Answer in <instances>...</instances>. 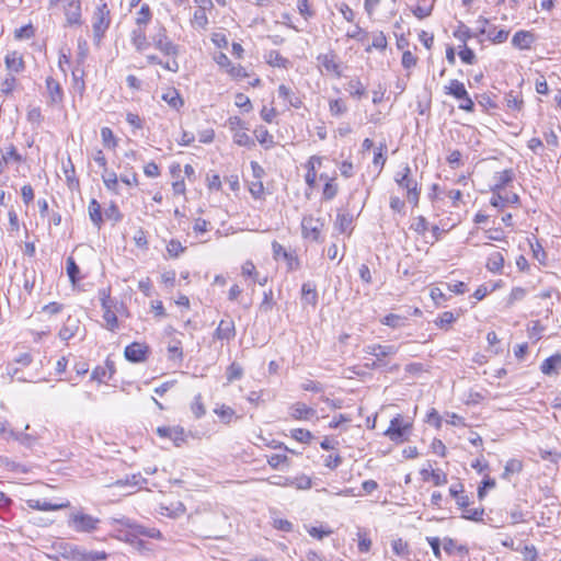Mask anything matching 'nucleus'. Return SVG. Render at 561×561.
<instances>
[{
    "label": "nucleus",
    "instance_id": "obj_1",
    "mask_svg": "<svg viewBox=\"0 0 561 561\" xmlns=\"http://www.w3.org/2000/svg\"><path fill=\"white\" fill-rule=\"evenodd\" d=\"M51 553L47 557L51 560L59 561L65 559L67 561H102L107 558L104 551H87L81 547L64 541H54L50 546Z\"/></svg>",
    "mask_w": 561,
    "mask_h": 561
},
{
    "label": "nucleus",
    "instance_id": "obj_2",
    "mask_svg": "<svg viewBox=\"0 0 561 561\" xmlns=\"http://www.w3.org/2000/svg\"><path fill=\"white\" fill-rule=\"evenodd\" d=\"M413 424L409 419L401 414H397L391 421L388 428L383 432L391 442L402 444L408 442L412 433Z\"/></svg>",
    "mask_w": 561,
    "mask_h": 561
},
{
    "label": "nucleus",
    "instance_id": "obj_3",
    "mask_svg": "<svg viewBox=\"0 0 561 561\" xmlns=\"http://www.w3.org/2000/svg\"><path fill=\"white\" fill-rule=\"evenodd\" d=\"M394 181L401 188L407 191L408 201L413 205H417L420 198L419 183L411 176L409 164H405L401 171L396 173Z\"/></svg>",
    "mask_w": 561,
    "mask_h": 561
},
{
    "label": "nucleus",
    "instance_id": "obj_4",
    "mask_svg": "<svg viewBox=\"0 0 561 561\" xmlns=\"http://www.w3.org/2000/svg\"><path fill=\"white\" fill-rule=\"evenodd\" d=\"M101 520L83 512H75L69 516L68 525L77 533H93L99 528Z\"/></svg>",
    "mask_w": 561,
    "mask_h": 561
},
{
    "label": "nucleus",
    "instance_id": "obj_5",
    "mask_svg": "<svg viewBox=\"0 0 561 561\" xmlns=\"http://www.w3.org/2000/svg\"><path fill=\"white\" fill-rule=\"evenodd\" d=\"M111 23L110 9L105 2L99 4L92 16V28L94 37L101 39Z\"/></svg>",
    "mask_w": 561,
    "mask_h": 561
},
{
    "label": "nucleus",
    "instance_id": "obj_6",
    "mask_svg": "<svg viewBox=\"0 0 561 561\" xmlns=\"http://www.w3.org/2000/svg\"><path fill=\"white\" fill-rule=\"evenodd\" d=\"M66 27H80L83 24L81 0H64Z\"/></svg>",
    "mask_w": 561,
    "mask_h": 561
},
{
    "label": "nucleus",
    "instance_id": "obj_7",
    "mask_svg": "<svg viewBox=\"0 0 561 561\" xmlns=\"http://www.w3.org/2000/svg\"><path fill=\"white\" fill-rule=\"evenodd\" d=\"M324 227V221L321 218L313 216H304L301 220V233L305 239H310L316 242L321 241V232Z\"/></svg>",
    "mask_w": 561,
    "mask_h": 561
},
{
    "label": "nucleus",
    "instance_id": "obj_8",
    "mask_svg": "<svg viewBox=\"0 0 561 561\" xmlns=\"http://www.w3.org/2000/svg\"><path fill=\"white\" fill-rule=\"evenodd\" d=\"M152 43L157 49L167 56L176 57L179 54V46L168 37L167 30L163 26L152 36Z\"/></svg>",
    "mask_w": 561,
    "mask_h": 561
},
{
    "label": "nucleus",
    "instance_id": "obj_9",
    "mask_svg": "<svg viewBox=\"0 0 561 561\" xmlns=\"http://www.w3.org/2000/svg\"><path fill=\"white\" fill-rule=\"evenodd\" d=\"M161 438H169L176 447L182 446L186 440L185 431L181 426H161L157 428Z\"/></svg>",
    "mask_w": 561,
    "mask_h": 561
},
{
    "label": "nucleus",
    "instance_id": "obj_10",
    "mask_svg": "<svg viewBox=\"0 0 561 561\" xmlns=\"http://www.w3.org/2000/svg\"><path fill=\"white\" fill-rule=\"evenodd\" d=\"M490 204L495 208L503 209L508 205H518L519 196L508 191L492 192Z\"/></svg>",
    "mask_w": 561,
    "mask_h": 561
},
{
    "label": "nucleus",
    "instance_id": "obj_11",
    "mask_svg": "<svg viewBox=\"0 0 561 561\" xmlns=\"http://www.w3.org/2000/svg\"><path fill=\"white\" fill-rule=\"evenodd\" d=\"M149 353V347L145 344L134 342L125 347L124 355L131 363L145 362Z\"/></svg>",
    "mask_w": 561,
    "mask_h": 561
},
{
    "label": "nucleus",
    "instance_id": "obj_12",
    "mask_svg": "<svg viewBox=\"0 0 561 561\" xmlns=\"http://www.w3.org/2000/svg\"><path fill=\"white\" fill-rule=\"evenodd\" d=\"M514 181V171L512 169H506L501 172H496L493 175V184L491 185V192H501L507 191L506 188Z\"/></svg>",
    "mask_w": 561,
    "mask_h": 561
},
{
    "label": "nucleus",
    "instance_id": "obj_13",
    "mask_svg": "<svg viewBox=\"0 0 561 561\" xmlns=\"http://www.w3.org/2000/svg\"><path fill=\"white\" fill-rule=\"evenodd\" d=\"M317 60L327 72L333 73L336 77L342 76L341 65L337 61V57L333 51L319 55Z\"/></svg>",
    "mask_w": 561,
    "mask_h": 561
},
{
    "label": "nucleus",
    "instance_id": "obj_14",
    "mask_svg": "<svg viewBox=\"0 0 561 561\" xmlns=\"http://www.w3.org/2000/svg\"><path fill=\"white\" fill-rule=\"evenodd\" d=\"M399 351V346L397 345H381V344H371L365 347V352L369 355H373L377 358L378 362H381L382 358L387 356L396 355Z\"/></svg>",
    "mask_w": 561,
    "mask_h": 561
},
{
    "label": "nucleus",
    "instance_id": "obj_15",
    "mask_svg": "<svg viewBox=\"0 0 561 561\" xmlns=\"http://www.w3.org/2000/svg\"><path fill=\"white\" fill-rule=\"evenodd\" d=\"M215 339L221 341H231L236 336V327L232 319H222L214 334Z\"/></svg>",
    "mask_w": 561,
    "mask_h": 561
},
{
    "label": "nucleus",
    "instance_id": "obj_16",
    "mask_svg": "<svg viewBox=\"0 0 561 561\" xmlns=\"http://www.w3.org/2000/svg\"><path fill=\"white\" fill-rule=\"evenodd\" d=\"M290 416L298 421H308L312 419L317 411L302 402H296L290 407Z\"/></svg>",
    "mask_w": 561,
    "mask_h": 561
},
{
    "label": "nucleus",
    "instance_id": "obj_17",
    "mask_svg": "<svg viewBox=\"0 0 561 561\" xmlns=\"http://www.w3.org/2000/svg\"><path fill=\"white\" fill-rule=\"evenodd\" d=\"M80 329V321L79 319L69 316L67 320L65 321L64 325L59 330V337L62 341H68L77 335L78 331Z\"/></svg>",
    "mask_w": 561,
    "mask_h": 561
},
{
    "label": "nucleus",
    "instance_id": "obj_18",
    "mask_svg": "<svg viewBox=\"0 0 561 561\" xmlns=\"http://www.w3.org/2000/svg\"><path fill=\"white\" fill-rule=\"evenodd\" d=\"M7 69L12 73H20L24 70V60L22 55L16 51H9L4 57Z\"/></svg>",
    "mask_w": 561,
    "mask_h": 561
},
{
    "label": "nucleus",
    "instance_id": "obj_19",
    "mask_svg": "<svg viewBox=\"0 0 561 561\" xmlns=\"http://www.w3.org/2000/svg\"><path fill=\"white\" fill-rule=\"evenodd\" d=\"M46 90L51 104H59L64 100V92L60 83L51 77L46 79Z\"/></svg>",
    "mask_w": 561,
    "mask_h": 561
},
{
    "label": "nucleus",
    "instance_id": "obj_20",
    "mask_svg": "<svg viewBox=\"0 0 561 561\" xmlns=\"http://www.w3.org/2000/svg\"><path fill=\"white\" fill-rule=\"evenodd\" d=\"M277 92L278 96L286 101L291 107L300 108L302 106L301 98L287 85L280 84Z\"/></svg>",
    "mask_w": 561,
    "mask_h": 561
},
{
    "label": "nucleus",
    "instance_id": "obj_21",
    "mask_svg": "<svg viewBox=\"0 0 561 561\" xmlns=\"http://www.w3.org/2000/svg\"><path fill=\"white\" fill-rule=\"evenodd\" d=\"M322 163V158L319 156H311L307 162V173L305 175V181L310 188L316 186L317 181V171L316 168L320 167Z\"/></svg>",
    "mask_w": 561,
    "mask_h": 561
},
{
    "label": "nucleus",
    "instance_id": "obj_22",
    "mask_svg": "<svg viewBox=\"0 0 561 561\" xmlns=\"http://www.w3.org/2000/svg\"><path fill=\"white\" fill-rule=\"evenodd\" d=\"M561 368V354L557 353L546 358L541 365L540 370L543 375L551 376L559 373Z\"/></svg>",
    "mask_w": 561,
    "mask_h": 561
},
{
    "label": "nucleus",
    "instance_id": "obj_23",
    "mask_svg": "<svg viewBox=\"0 0 561 561\" xmlns=\"http://www.w3.org/2000/svg\"><path fill=\"white\" fill-rule=\"evenodd\" d=\"M535 41L533 33L528 31H518L512 38V45L519 49H529Z\"/></svg>",
    "mask_w": 561,
    "mask_h": 561
},
{
    "label": "nucleus",
    "instance_id": "obj_24",
    "mask_svg": "<svg viewBox=\"0 0 561 561\" xmlns=\"http://www.w3.org/2000/svg\"><path fill=\"white\" fill-rule=\"evenodd\" d=\"M467 92L465 84L457 79H451L448 84L444 87V93L454 96L456 100L466 96Z\"/></svg>",
    "mask_w": 561,
    "mask_h": 561
},
{
    "label": "nucleus",
    "instance_id": "obj_25",
    "mask_svg": "<svg viewBox=\"0 0 561 561\" xmlns=\"http://www.w3.org/2000/svg\"><path fill=\"white\" fill-rule=\"evenodd\" d=\"M301 300L304 305L316 307L318 304V293L316 287L310 283H305L301 286Z\"/></svg>",
    "mask_w": 561,
    "mask_h": 561
},
{
    "label": "nucleus",
    "instance_id": "obj_26",
    "mask_svg": "<svg viewBox=\"0 0 561 561\" xmlns=\"http://www.w3.org/2000/svg\"><path fill=\"white\" fill-rule=\"evenodd\" d=\"M26 505L30 508L37 511H58L67 506V504H51L47 501H41L36 499L27 500Z\"/></svg>",
    "mask_w": 561,
    "mask_h": 561
},
{
    "label": "nucleus",
    "instance_id": "obj_27",
    "mask_svg": "<svg viewBox=\"0 0 561 561\" xmlns=\"http://www.w3.org/2000/svg\"><path fill=\"white\" fill-rule=\"evenodd\" d=\"M162 100L174 110H180L184 104L183 99L181 98L179 91L175 89H170L165 93H163Z\"/></svg>",
    "mask_w": 561,
    "mask_h": 561
},
{
    "label": "nucleus",
    "instance_id": "obj_28",
    "mask_svg": "<svg viewBox=\"0 0 561 561\" xmlns=\"http://www.w3.org/2000/svg\"><path fill=\"white\" fill-rule=\"evenodd\" d=\"M268 466L274 470L289 468L291 462L286 455L273 454L267 457Z\"/></svg>",
    "mask_w": 561,
    "mask_h": 561
},
{
    "label": "nucleus",
    "instance_id": "obj_29",
    "mask_svg": "<svg viewBox=\"0 0 561 561\" xmlns=\"http://www.w3.org/2000/svg\"><path fill=\"white\" fill-rule=\"evenodd\" d=\"M151 19H152V13H151L150 7H149V4L144 3L140 7V9L138 10V12L136 13V19H135L136 25L138 27H146L150 23Z\"/></svg>",
    "mask_w": 561,
    "mask_h": 561
},
{
    "label": "nucleus",
    "instance_id": "obj_30",
    "mask_svg": "<svg viewBox=\"0 0 561 561\" xmlns=\"http://www.w3.org/2000/svg\"><path fill=\"white\" fill-rule=\"evenodd\" d=\"M504 266V256L500 252H493L489 255L486 268L492 273H501Z\"/></svg>",
    "mask_w": 561,
    "mask_h": 561
},
{
    "label": "nucleus",
    "instance_id": "obj_31",
    "mask_svg": "<svg viewBox=\"0 0 561 561\" xmlns=\"http://www.w3.org/2000/svg\"><path fill=\"white\" fill-rule=\"evenodd\" d=\"M101 176L105 187L108 191H112L114 193L118 192V179L114 171H110L107 168H105Z\"/></svg>",
    "mask_w": 561,
    "mask_h": 561
},
{
    "label": "nucleus",
    "instance_id": "obj_32",
    "mask_svg": "<svg viewBox=\"0 0 561 561\" xmlns=\"http://www.w3.org/2000/svg\"><path fill=\"white\" fill-rule=\"evenodd\" d=\"M131 42L138 51H141L147 48L148 43H147L145 27L137 26V28L133 31Z\"/></svg>",
    "mask_w": 561,
    "mask_h": 561
},
{
    "label": "nucleus",
    "instance_id": "obj_33",
    "mask_svg": "<svg viewBox=\"0 0 561 561\" xmlns=\"http://www.w3.org/2000/svg\"><path fill=\"white\" fill-rule=\"evenodd\" d=\"M345 89L353 98L360 99L366 95V88L359 79L350 80Z\"/></svg>",
    "mask_w": 561,
    "mask_h": 561
},
{
    "label": "nucleus",
    "instance_id": "obj_34",
    "mask_svg": "<svg viewBox=\"0 0 561 561\" xmlns=\"http://www.w3.org/2000/svg\"><path fill=\"white\" fill-rule=\"evenodd\" d=\"M454 37L462 42L463 45H467V42L470 38L478 37V35L473 33L467 25L460 22L457 28L454 31Z\"/></svg>",
    "mask_w": 561,
    "mask_h": 561
},
{
    "label": "nucleus",
    "instance_id": "obj_35",
    "mask_svg": "<svg viewBox=\"0 0 561 561\" xmlns=\"http://www.w3.org/2000/svg\"><path fill=\"white\" fill-rule=\"evenodd\" d=\"M266 62L272 67L278 68H287L289 66V60L283 57L277 50L268 51L266 55Z\"/></svg>",
    "mask_w": 561,
    "mask_h": 561
},
{
    "label": "nucleus",
    "instance_id": "obj_36",
    "mask_svg": "<svg viewBox=\"0 0 561 561\" xmlns=\"http://www.w3.org/2000/svg\"><path fill=\"white\" fill-rule=\"evenodd\" d=\"M89 216H90V219L91 221L98 227L100 228L102 222H103V218H102V211H101V205L98 203L96 199H92L90 203H89Z\"/></svg>",
    "mask_w": 561,
    "mask_h": 561
},
{
    "label": "nucleus",
    "instance_id": "obj_37",
    "mask_svg": "<svg viewBox=\"0 0 561 561\" xmlns=\"http://www.w3.org/2000/svg\"><path fill=\"white\" fill-rule=\"evenodd\" d=\"M523 470V462L518 459H510L502 473V479L510 480L511 476L514 473H519Z\"/></svg>",
    "mask_w": 561,
    "mask_h": 561
},
{
    "label": "nucleus",
    "instance_id": "obj_38",
    "mask_svg": "<svg viewBox=\"0 0 561 561\" xmlns=\"http://www.w3.org/2000/svg\"><path fill=\"white\" fill-rule=\"evenodd\" d=\"M214 412L226 424H229L236 415L234 410L231 407L226 405V404L217 405L214 409Z\"/></svg>",
    "mask_w": 561,
    "mask_h": 561
},
{
    "label": "nucleus",
    "instance_id": "obj_39",
    "mask_svg": "<svg viewBox=\"0 0 561 561\" xmlns=\"http://www.w3.org/2000/svg\"><path fill=\"white\" fill-rule=\"evenodd\" d=\"M352 222H353V217L350 214L339 213L336 215L335 228L340 232L344 233L348 229H351Z\"/></svg>",
    "mask_w": 561,
    "mask_h": 561
},
{
    "label": "nucleus",
    "instance_id": "obj_40",
    "mask_svg": "<svg viewBox=\"0 0 561 561\" xmlns=\"http://www.w3.org/2000/svg\"><path fill=\"white\" fill-rule=\"evenodd\" d=\"M381 323L385 324V325H388L390 328H393V329H397V328H402L407 323V318L405 317H402L400 314H396V313H390V314H387L382 320H381Z\"/></svg>",
    "mask_w": 561,
    "mask_h": 561
},
{
    "label": "nucleus",
    "instance_id": "obj_41",
    "mask_svg": "<svg viewBox=\"0 0 561 561\" xmlns=\"http://www.w3.org/2000/svg\"><path fill=\"white\" fill-rule=\"evenodd\" d=\"M504 100L507 108L512 111H520L523 107V99L519 94H516L513 91L506 93Z\"/></svg>",
    "mask_w": 561,
    "mask_h": 561
},
{
    "label": "nucleus",
    "instance_id": "obj_42",
    "mask_svg": "<svg viewBox=\"0 0 561 561\" xmlns=\"http://www.w3.org/2000/svg\"><path fill=\"white\" fill-rule=\"evenodd\" d=\"M508 37V31L497 30L495 26H489L488 39L492 43H504Z\"/></svg>",
    "mask_w": 561,
    "mask_h": 561
},
{
    "label": "nucleus",
    "instance_id": "obj_43",
    "mask_svg": "<svg viewBox=\"0 0 561 561\" xmlns=\"http://www.w3.org/2000/svg\"><path fill=\"white\" fill-rule=\"evenodd\" d=\"M191 411L194 414L195 419H201L206 414V408L203 403V398L201 393L194 397L191 403Z\"/></svg>",
    "mask_w": 561,
    "mask_h": 561
},
{
    "label": "nucleus",
    "instance_id": "obj_44",
    "mask_svg": "<svg viewBox=\"0 0 561 561\" xmlns=\"http://www.w3.org/2000/svg\"><path fill=\"white\" fill-rule=\"evenodd\" d=\"M101 138L104 147L108 149H114L117 146V139L110 127L101 128Z\"/></svg>",
    "mask_w": 561,
    "mask_h": 561
},
{
    "label": "nucleus",
    "instance_id": "obj_45",
    "mask_svg": "<svg viewBox=\"0 0 561 561\" xmlns=\"http://www.w3.org/2000/svg\"><path fill=\"white\" fill-rule=\"evenodd\" d=\"M289 486H294L297 490H309L312 486L311 479L306 474H300L295 478H290Z\"/></svg>",
    "mask_w": 561,
    "mask_h": 561
},
{
    "label": "nucleus",
    "instance_id": "obj_46",
    "mask_svg": "<svg viewBox=\"0 0 561 561\" xmlns=\"http://www.w3.org/2000/svg\"><path fill=\"white\" fill-rule=\"evenodd\" d=\"M290 436L295 440H297L299 443H302V444H309L312 440V438H313L312 433L310 431L304 430V428H294V430H291L290 431Z\"/></svg>",
    "mask_w": 561,
    "mask_h": 561
},
{
    "label": "nucleus",
    "instance_id": "obj_47",
    "mask_svg": "<svg viewBox=\"0 0 561 561\" xmlns=\"http://www.w3.org/2000/svg\"><path fill=\"white\" fill-rule=\"evenodd\" d=\"M484 508L476 507L470 508L469 506L462 511L461 517L468 520L481 522L483 519Z\"/></svg>",
    "mask_w": 561,
    "mask_h": 561
},
{
    "label": "nucleus",
    "instance_id": "obj_48",
    "mask_svg": "<svg viewBox=\"0 0 561 561\" xmlns=\"http://www.w3.org/2000/svg\"><path fill=\"white\" fill-rule=\"evenodd\" d=\"M67 274L71 284L76 285L79 280L80 268L72 256L67 259Z\"/></svg>",
    "mask_w": 561,
    "mask_h": 561
},
{
    "label": "nucleus",
    "instance_id": "obj_49",
    "mask_svg": "<svg viewBox=\"0 0 561 561\" xmlns=\"http://www.w3.org/2000/svg\"><path fill=\"white\" fill-rule=\"evenodd\" d=\"M329 111H330L332 116L339 117V116H341V115L346 113L347 106L340 99L331 100L329 102Z\"/></svg>",
    "mask_w": 561,
    "mask_h": 561
},
{
    "label": "nucleus",
    "instance_id": "obj_50",
    "mask_svg": "<svg viewBox=\"0 0 561 561\" xmlns=\"http://www.w3.org/2000/svg\"><path fill=\"white\" fill-rule=\"evenodd\" d=\"M233 141L242 147L251 148L254 146V140L244 130H237L233 134Z\"/></svg>",
    "mask_w": 561,
    "mask_h": 561
},
{
    "label": "nucleus",
    "instance_id": "obj_51",
    "mask_svg": "<svg viewBox=\"0 0 561 561\" xmlns=\"http://www.w3.org/2000/svg\"><path fill=\"white\" fill-rule=\"evenodd\" d=\"M99 297L101 300L103 312H105V310H113V308L115 307V301L111 298L108 289L99 290Z\"/></svg>",
    "mask_w": 561,
    "mask_h": 561
},
{
    "label": "nucleus",
    "instance_id": "obj_52",
    "mask_svg": "<svg viewBox=\"0 0 561 561\" xmlns=\"http://www.w3.org/2000/svg\"><path fill=\"white\" fill-rule=\"evenodd\" d=\"M257 141L262 145L272 146L274 144L273 136L268 133L265 127H259L254 130Z\"/></svg>",
    "mask_w": 561,
    "mask_h": 561
},
{
    "label": "nucleus",
    "instance_id": "obj_53",
    "mask_svg": "<svg viewBox=\"0 0 561 561\" xmlns=\"http://www.w3.org/2000/svg\"><path fill=\"white\" fill-rule=\"evenodd\" d=\"M207 10L196 9L193 15V24L199 28H206L208 24V18L206 15Z\"/></svg>",
    "mask_w": 561,
    "mask_h": 561
},
{
    "label": "nucleus",
    "instance_id": "obj_54",
    "mask_svg": "<svg viewBox=\"0 0 561 561\" xmlns=\"http://www.w3.org/2000/svg\"><path fill=\"white\" fill-rule=\"evenodd\" d=\"M185 247L182 245V243L179 240L172 239L167 244V251L170 256L178 257L180 254H182L185 251Z\"/></svg>",
    "mask_w": 561,
    "mask_h": 561
},
{
    "label": "nucleus",
    "instance_id": "obj_55",
    "mask_svg": "<svg viewBox=\"0 0 561 561\" xmlns=\"http://www.w3.org/2000/svg\"><path fill=\"white\" fill-rule=\"evenodd\" d=\"M103 319L107 330L114 332L118 328V320L113 310H105V312H103Z\"/></svg>",
    "mask_w": 561,
    "mask_h": 561
},
{
    "label": "nucleus",
    "instance_id": "obj_56",
    "mask_svg": "<svg viewBox=\"0 0 561 561\" xmlns=\"http://www.w3.org/2000/svg\"><path fill=\"white\" fill-rule=\"evenodd\" d=\"M335 179H329L328 182H325V185L323 187V198L325 201L333 199L337 194V185L334 183Z\"/></svg>",
    "mask_w": 561,
    "mask_h": 561
},
{
    "label": "nucleus",
    "instance_id": "obj_57",
    "mask_svg": "<svg viewBox=\"0 0 561 561\" xmlns=\"http://www.w3.org/2000/svg\"><path fill=\"white\" fill-rule=\"evenodd\" d=\"M425 0H421L419 4L412 10L414 16H416L419 20H423L432 14L433 11V4L430 5H423L421 2H424Z\"/></svg>",
    "mask_w": 561,
    "mask_h": 561
},
{
    "label": "nucleus",
    "instance_id": "obj_58",
    "mask_svg": "<svg viewBox=\"0 0 561 561\" xmlns=\"http://www.w3.org/2000/svg\"><path fill=\"white\" fill-rule=\"evenodd\" d=\"M249 191L255 199H260L264 195V185L262 180L251 181L249 184Z\"/></svg>",
    "mask_w": 561,
    "mask_h": 561
},
{
    "label": "nucleus",
    "instance_id": "obj_59",
    "mask_svg": "<svg viewBox=\"0 0 561 561\" xmlns=\"http://www.w3.org/2000/svg\"><path fill=\"white\" fill-rule=\"evenodd\" d=\"M460 59L467 65H473L477 61L474 51L467 45H463L459 51Z\"/></svg>",
    "mask_w": 561,
    "mask_h": 561
},
{
    "label": "nucleus",
    "instance_id": "obj_60",
    "mask_svg": "<svg viewBox=\"0 0 561 561\" xmlns=\"http://www.w3.org/2000/svg\"><path fill=\"white\" fill-rule=\"evenodd\" d=\"M411 229L414 230L419 234H424L428 229V222L423 216H419L414 218L411 224Z\"/></svg>",
    "mask_w": 561,
    "mask_h": 561
},
{
    "label": "nucleus",
    "instance_id": "obj_61",
    "mask_svg": "<svg viewBox=\"0 0 561 561\" xmlns=\"http://www.w3.org/2000/svg\"><path fill=\"white\" fill-rule=\"evenodd\" d=\"M146 480L141 477V474H133L131 477H127L125 480H117L115 482V485L117 486H124V485H130V486H137L141 485L142 482Z\"/></svg>",
    "mask_w": 561,
    "mask_h": 561
},
{
    "label": "nucleus",
    "instance_id": "obj_62",
    "mask_svg": "<svg viewBox=\"0 0 561 561\" xmlns=\"http://www.w3.org/2000/svg\"><path fill=\"white\" fill-rule=\"evenodd\" d=\"M242 375H243V369L237 363L230 364V366L227 368V379L230 382L233 380L240 379L242 377Z\"/></svg>",
    "mask_w": 561,
    "mask_h": 561
},
{
    "label": "nucleus",
    "instance_id": "obj_63",
    "mask_svg": "<svg viewBox=\"0 0 561 561\" xmlns=\"http://www.w3.org/2000/svg\"><path fill=\"white\" fill-rule=\"evenodd\" d=\"M21 159V154L16 151L14 145H10L8 148H5V151L2 153V161L4 163H9L10 160L20 162Z\"/></svg>",
    "mask_w": 561,
    "mask_h": 561
},
{
    "label": "nucleus",
    "instance_id": "obj_64",
    "mask_svg": "<svg viewBox=\"0 0 561 561\" xmlns=\"http://www.w3.org/2000/svg\"><path fill=\"white\" fill-rule=\"evenodd\" d=\"M455 320L456 318L453 312L445 311L435 320V324L443 329L455 322Z\"/></svg>",
    "mask_w": 561,
    "mask_h": 561
}]
</instances>
